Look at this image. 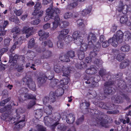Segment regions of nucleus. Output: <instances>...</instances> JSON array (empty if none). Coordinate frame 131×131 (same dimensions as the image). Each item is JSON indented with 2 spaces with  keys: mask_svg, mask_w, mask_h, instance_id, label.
<instances>
[{
  "mask_svg": "<svg viewBox=\"0 0 131 131\" xmlns=\"http://www.w3.org/2000/svg\"><path fill=\"white\" fill-rule=\"evenodd\" d=\"M109 42H110V43L114 47H116L118 44L121 43L122 41L120 40L119 38H118L115 35H114L112 38H110L108 40Z\"/></svg>",
  "mask_w": 131,
  "mask_h": 131,
  "instance_id": "5",
  "label": "nucleus"
},
{
  "mask_svg": "<svg viewBox=\"0 0 131 131\" xmlns=\"http://www.w3.org/2000/svg\"><path fill=\"white\" fill-rule=\"evenodd\" d=\"M69 23L67 21H62L60 24L59 26L61 28H64L68 26Z\"/></svg>",
  "mask_w": 131,
  "mask_h": 131,
  "instance_id": "41",
  "label": "nucleus"
},
{
  "mask_svg": "<svg viewBox=\"0 0 131 131\" xmlns=\"http://www.w3.org/2000/svg\"><path fill=\"white\" fill-rule=\"evenodd\" d=\"M72 37L74 39V43L78 45H80L82 44L83 39L82 37L80 36L79 32L77 31L74 32L72 35Z\"/></svg>",
  "mask_w": 131,
  "mask_h": 131,
  "instance_id": "3",
  "label": "nucleus"
},
{
  "mask_svg": "<svg viewBox=\"0 0 131 131\" xmlns=\"http://www.w3.org/2000/svg\"><path fill=\"white\" fill-rule=\"evenodd\" d=\"M112 100L115 103H120L122 102V99L120 96H113L112 97Z\"/></svg>",
  "mask_w": 131,
  "mask_h": 131,
  "instance_id": "16",
  "label": "nucleus"
},
{
  "mask_svg": "<svg viewBox=\"0 0 131 131\" xmlns=\"http://www.w3.org/2000/svg\"><path fill=\"white\" fill-rule=\"evenodd\" d=\"M97 52H95L93 50V52H91L90 53V57L93 60H94L97 57Z\"/></svg>",
  "mask_w": 131,
  "mask_h": 131,
  "instance_id": "37",
  "label": "nucleus"
},
{
  "mask_svg": "<svg viewBox=\"0 0 131 131\" xmlns=\"http://www.w3.org/2000/svg\"><path fill=\"white\" fill-rule=\"evenodd\" d=\"M99 75L102 78L104 77L106 74V70L104 69L101 70L99 72Z\"/></svg>",
  "mask_w": 131,
  "mask_h": 131,
  "instance_id": "50",
  "label": "nucleus"
},
{
  "mask_svg": "<svg viewBox=\"0 0 131 131\" xmlns=\"http://www.w3.org/2000/svg\"><path fill=\"white\" fill-rule=\"evenodd\" d=\"M91 10V9H85L81 12V14L83 16H85L89 13Z\"/></svg>",
  "mask_w": 131,
  "mask_h": 131,
  "instance_id": "47",
  "label": "nucleus"
},
{
  "mask_svg": "<svg viewBox=\"0 0 131 131\" xmlns=\"http://www.w3.org/2000/svg\"><path fill=\"white\" fill-rule=\"evenodd\" d=\"M64 93V90L61 87L56 90L54 93L56 96L57 97L62 95Z\"/></svg>",
  "mask_w": 131,
  "mask_h": 131,
  "instance_id": "27",
  "label": "nucleus"
},
{
  "mask_svg": "<svg viewBox=\"0 0 131 131\" xmlns=\"http://www.w3.org/2000/svg\"><path fill=\"white\" fill-rule=\"evenodd\" d=\"M20 118L21 117L19 115H17L15 118H12L11 117L8 122H9L10 124H13L16 122H17Z\"/></svg>",
  "mask_w": 131,
  "mask_h": 131,
  "instance_id": "26",
  "label": "nucleus"
},
{
  "mask_svg": "<svg viewBox=\"0 0 131 131\" xmlns=\"http://www.w3.org/2000/svg\"><path fill=\"white\" fill-rule=\"evenodd\" d=\"M69 29H65L62 30L60 31V34L58 37L59 40L62 39L64 38V36L67 35L69 32Z\"/></svg>",
  "mask_w": 131,
  "mask_h": 131,
  "instance_id": "14",
  "label": "nucleus"
},
{
  "mask_svg": "<svg viewBox=\"0 0 131 131\" xmlns=\"http://www.w3.org/2000/svg\"><path fill=\"white\" fill-rule=\"evenodd\" d=\"M93 45L94 46L93 50L94 51L98 52L101 49V44L100 42L97 40L93 42Z\"/></svg>",
  "mask_w": 131,
  "mask_h": 131,
  "instance_id": "17",
  "label": "nucleus"
},
{
  "mask_svg": "<svg viewBox=\"0 0 131 131\" xmlns=\"http://www.w3.org/2000/svg\"><path fill=\"white\" fill-rule=\"evenodd\" d=\"M128 17L126 16H122L120 19V23L122 24L125 23L126 22H127V21L128 20Z\"/></svg>",
  "mask_w": 131,
  "mask_h": 131,
  "instance_id": "49",
  "label": "nucleus"
},
{
  "mask_svg": "<svg viewBox=\"0 0 131 131\" xmlns=\"http://www.w3.org/2000/svg\"><path fill=\"white\" fill-rule=\"evenodd\" d=\"M117 85L120 89L122 90L126 89V91L128 92H131V88L129 87L128 88H127L125 82L124 81L121 80H117Z\"/></svg>",
  "mask_w": 131,
  "mask_h": 131,
  "instance_id": "6",
  "label": "nucleus"
},
{
  "mask_svg": "<svg viewBox=\"0 0 131 131\" xmlns=\"http://www.w3.org/2000/svg\"><path fill=\"white\" fill-rule=\"evenodd\" d=\"M22 81L27 85L30 89L34 91L36 90V89L35 83L30 77L28 76H26L23 79Z\"/></svg>",
  "mask_w": 131,
  "mask_h": 131,
  "instance_id": "2",
  "label": "nucleus"
},
{
  "mask_svg": "<svg viewBox=\"0 0 131 131\" xmlns=\"http://www.w3.org/2000/svg\"><path fill=\"white\" fill-rule=\"evenodd\" d=\"M27 99H32L33 100H36L35 96L31 94H29L26 93L23 97V95H21L20 97L18 98V100L20 102H23L24 101H26Z\"/></svg>",
  "mask_w": 131,
  "mask_h": 131,
  "instance_id": "7",
  "label": "nucleus"
},
{
  "mask_svg": "<svg viewBox=\"0 0 131 131\" xmlns=\"http://www.w3.org/2000/svg\"><path fill=\"white\" fill-rule=\"evenodd\" d=\"M130 63V61L128 59H126L121 62L120 67L121 69L126 68L127 67L129 66Z\"/></svg>",
  "mask_w": 131,
  "mask_h": 131,
  "instance_id": "15",
  "label": "nucleus"
},
{
  "mask_svg": "<svg viewBox=\"0 0 131 131\" xmlns=\"http://www.w3.org/2000/svg\"><path fill=\"white\" fill-rule=\"evenodd\" d=\"M94 61V62L98 66H101L102 63V62L101 60H99L98 58L97 57L96 59H95Z\"/></svg>",
  "mask_w": 131,
  "mask_h": 131,
  "instance_id": "56",
  "label": "nucleus"
},
{
  "mask_svg": "<svg viewBox=\"0 0 131 131\" xmlns=\"http://www.w3.org/2000/svg\"><path fill=\"white\" fill-rule=\"evenodd\" d=\"M85 72L88 74H93L96 72V70L93 67H91L90 68L86 70Z\"/></svg>",
  "mask_w": 131,
  "mask_h": 131,
  "instance_id": "23",
  "label": "nucleus"
},
{
  "mask_svg": "<svg viewBox=\"0 0 131 131\" xmlns=\"http://www.w3.org/2000/svg\"><path fill=\"white\" fill-rule=\"evenodd\" d=\"M124 37L125 40H128L131 38V36L130 34L128 32H126L125 33V35Z\"/></svg>",
  "mask_w": 131,
  "mask_h": 131,
  "instance_id": "59",
  "label": "nucleus"
},
{
  "mask_svg": "<svg viewBox=\"0 0 131 131\" xmlns=\"http://www.w3.org/2000/svg\"><path fill=\"white\" fill-rule=\"evenodd\" d=\"M88 48L87 44L85 43L82 44L80 48V51L84 52L86 51Z\"/></svg>",
  "mask_w": 131,
  "mask_h": 131,
  "instance_id": "38",
  "label": "nucleus"
},
{
  "mask_svg": "<svg viewBox=\"0 0 131 131\" xmlns=\"http://www.w3.org/2000/svg\"><path fill=\"white\" fill-rule=\"evenodd\" d=\"M66 54V55H67L69 58H72L75 56V52L74 51H69Z\"/></svg>",
  "mask_w": 131,
  "mask_h": 131,
  "instance_id": "52",
  "label": "nucleus"
},
{
  "mask_svg": "<svg viewBox=\"0 0 131 131\" xmlns=\"http://www.w3.org/2000/svg\"><path fill=\"white\" fill-rule=\"evenodd\" d=\"M118 74L116 75H111V78L108 80L107 82H106L104 84V93L106 95L112 94L115 92L113 88L110 87L111 85L114 84L116 81V79L118 78Z\"/></svg>",
  "mask_w": 131,
  "mask_h": 131,
  "instance_id": "1",
  "label": "nucleus"
},
{
  "mask_svg": "<svg viewBox=\"0 0 131 131\" xmlns=\"http://www.w3.org/2000/svg\"><path fill=\"white\" fill-rule=\"evenodd\" d=\"M130 49V46L128 44L123 45L120 48V50L122 51L125 53L128 52Z\"/></svg>",
  "mask_w": 131,
  "mask_h": 131,
  "instance_id": "21",
  "label": "nucleus"
},
{
  "mask_svg": "<svg viewBox=\"0 0 131 131\" xmlns=\"http://www.w3.org/2000/svg\"><path fill=\"white\" fill-rule=\"evenodd\" d=\"M47 45L48 46L49 48H52L53 45L52 42L50 40H48L47 41H44L42 42L41 43V45L43 47H45Z\"/></svg>",
  "mask_w": 131,
  "mask_h": 131,
  "instance_id": "18",
  "label": "nucleus"
},
{
  "mask_svg": "<svg viewBox=\"0 0 131 131\" xmlns=\"http://www.w3.org/2000/svg\"><path fill=\"white\" fill-rule=\"evenodd\" d=\"M123 36V32L121 30L118 31L117 32L116 35V36L119 38L120 40L122 41H123L122 39Z\"/></svg>",
  "mask_w": 131,
  "mask_h": 131,
  "instance_id": "39",
  "label": "nucleus"
},
{
  "mask_svg": "<svg viewBox=\"0 0 131 131\" xmlns=\"http://www.w3.org/2000/svg\"><path fill=\"white\" fill-rule=\"evenodd\" d=\"M49 35L48 33L44 32L43 34L39 38V39L40 41L45 40L47 38Z\"/></svg>",
  "mask_w": 131,
  "mask_h": 131,
  "instance_id": "35",
  "label": "nucleus"
},
{
  "mask_svg": "<svg viewBox=\"0 0 131 131\" xmlns=\"http://www.w3.org/2000/svg\"><path fill=\"white\" fill-rule=\"evenodd\" d=\"M11 39L9 38H7L4 39V46L5 47H8L10 45V42Z\"/></svg>",
  "mask_w": 131,
  "mask_h": 131,
  "instance_id": "42",
  "label": "nucleus"
},
{
  "mask_svg": "<svg viewBox=\"0 0 131 131\" xmlns=\"http://www.w3.org/2000/svg\"><path fill=\"white\" fill-rule=\"evenodd\" d=\"M70 80L69 78H67V81L66 80H61L60 81V83L61 85H65L67 84L69 82Z\"/></svg>",
  "mask_w": 131,
  "mask_h": 131,
  "instance_id": "57",
  "label": "nucleus"
},
{
  "mask_svg": "<svg viewBox=\"0 0 131 131\" xmlns=\"http://www.w3.org/2000/svg\"><path fill=\"white\" fill-rule=\"evenodd\" d=\"M84 120V117L83 115H82L80 117L76 122V123L78 125H79Z\"/></svg>",
  "mask_w": 131,
  "mask_h": 131,
  "instance_id": "54",
  "label": "nucleus"
},
{
  "mask_svg": "<svg viewBox=\"0 0 131 131\" xmlns=\"http://www.w3.org/2000/svg\"><path fill=\"white\" fill-rule=\"evenodd\" d=\"M11 117L9 115L7 114H4L3 116V119L4 120H5L6 122H8L9 121Z\"/></svg>",
  "mask_w": 131,
  "mask_h": 131,
  "instance_id": "55",
  "label": "nucleus"
},
{
  "mask_svg": "<svg viewBox=\"0 0 131 131\" xmlns=\"http://www.w3.org/2000/svg\"><path fill=\"white\" fill-rule=\"evenodd\" d=\"M75 119V116L73 114H70L66 116V121L68 123H73Z\"/></svg>",
  "mask_w": 131,
  "mask_h": 131,
  "instance_id": "12",
  "label": "nucleus"
},
{
  "mask_svg": "<svg viewBox=\"0 0 131 131\" xmlns=\"http://www.w3.org/2000/svg\"><path fill=\"white\" fill-rule=\"evenodd\" d=\"M43 111L41 109L37 110L35 111V117L38 119L41 117L42 115Z\"/></svg>",
  "mask_w": 131,
  "mask_h": 131,
  "instance_id": "25",
  "label": "nucleus"
},
{
  "mask_svg": "<svg viewBox=\"0 0 131 131\" xmlns=\"http://www.w3.org/2000/svg\"><path fill=\"white\" fill-rule=\"evenodd\" d=\"M62 76L68 78L70 73V70L69 68L66 66H62Z\"/></svg>",
  "mask_w": 131,
  "mask_h": 131,
  "instance_id": "13",
  "label": "nucleus"
},
{
  "mask_svg": "<svg viewBox=\"0 0 131 131\" xmlns=\"http://www.w3.org/2000/svg\"><path fill=\"white\" fill-rule=\"evenodd\" d=\"M62 65L60 67V66L55 65L54 66V70L57 73L60 72L62 70Z\"/></svg>",
  "mask_w": 131,
  "mask_h": 131,
  "instance_id": "44",
  "label": "nucleus"
},
{
  "mask_svg": "<svg viewBox=\"0 0 131 131\" xmlns=\"http://www.w3.org/2000/svg\"><path fill=\"white\" fill-rule=\"evenodd\" d=\"M75 66L77 68L80 69H81L82 68L84 69L87 67L86 64L82 61L81 62L79 63H76Z\"/></svg>",
  "mask_w": 131,
  "mask_h": 131,
  "instance_id": "22",
  "label": "nucleus"
},
{
  "mask_svg": "<svg viewBox=\"0 0 131 131\" xmlns=\"http://www.w3.org/2000/svg\"><path fill=\"white\" fill-rule=\"evenodd\" d=\"M20 30L18 27H15L12 28L11 32L12 33H15L16 34H20Z\"/></svg>",
  "mask_w": 131,
  "mask_h": 131,
  "instance_id": "36",
  "label": "nucleus"
},
{
  "mask_svg": "<svg viewBox=\"0 0 131 131\" xmlns=\"http://www.w3.org/2000/svg\"><path fill=\"white\" fill-rule=\"evenodd\" d=\"M124 54H118L116 57V59L119 61H121L124 58Z\"/></svg>",
  "mask_w": 131,
  "mask_h": 131,
  "instance_id": "58",
  "label": "nucleus"
},
{
  "mask_svg": "<svg viewBox=\"0 0 131 131\" xmlns=\"http://www.w3.org/2000/svg\"><path fill=\"white\" fill-rule=\"evenodd\" d=\"M10 99L9 97H8L7 99L3 100L0 103V105L1 106H4L8 102Z\"/></svg>",
  "mask_w": 131,
  "mask_h": 131,
  "instance_id": "62",
  "label": "nucleus"
},
{
  "mask_svg": "<svg viewBox=\"0 0 131 131\" xmlns=\"http://www.w3.org/2000/svg\"><path fill=\"white\" fill-rule=\"evenodd\" d=\"M52 110L51 106L49 105L48 106H47V107L45 110V112L47 115H50L52 113Z\"/></svg>",
  "mask_w": 131,
  "mask_h": 131,
  "instance_id": "34",
  "label": "nucleus"
},
{
  "mask_svg": "<svg viewBox=\"0 0 131 131\" xmlns=\"http://www.w3.org/2000/svg\"><path fill=\"white\" fill-rule=\"evenodd\" d=\"M96 123H95L94 124L96 125V124H100L101 126L103 127H105L107 123V121L106 119H105L103 118V116L100 117H98L97 119H95L94 120Z\"/></svg>",
  "mask_w": 131,
  "mask_h": 131,
  "instance_id": "8",
  "label": "nucleus"
},
{
  "mask_svg": "<svg viewBox=\"0 0 131 131\" xmlns=\"http://www.w3.org/2000/svg\"><path fill=\"white\" fill-rule=\"evenodd\" d=\"M53 120L52 118L48 116H45L44 118V122L47 125L50 126L52 124Z\"/></svg>",
  "mask_w": 131,
  "mask_h": 131,
  "instance_id": "19",
  "label": "nucleus"
},
{
  "mask_svg": "<svg viewBox=\"0 0 131 131\" xmlns=\"http://www.w3.org/2000/svg\"><path fill=\"white\" fill-rule=\"evenodd\" d=\"M21 117V118L19 119L16 123L15 124V127L17 129L21 128L23 126L25 125V123L23 122L25 119V117L24 116L22 119Z\"/></svg>",
  "mask_w": 131,
  "mask_h": 131,
  "instance_id": "10",
  "label": "nucleus"
},
{
  "mask_svg": "<svg viewBox=\"0 0 131 131\" xmlns=\"http://www.w3.org/2000/svg\"><path fill=\"white\" fill-rule=\"evenodd\" d=\"M33 28L32 27H29L25 26L22 29V32L23 34H27L32 31Z\"/></svg>",
  "mask_w": 131,
  "mask_h": 131,
  "instance_id": "24",
  "label": "nucleus"
},
{
  "mask_svg": "<svg viewBox=\"0 0 131 131\" xmlns=\"http://www.w3.org/2000/svg\"><path fill=\"white\" fill-rule=\"evenodd\" d=\"M109 43H110V42H109L108 40L107 41H104V42H102V46L104 48H106L109 46Z\"/></svg>",
  "mask_w": 131,
  "mask_h": 131,
  "instance_id": "64",
  "label": "nucleus"
},
{
  "mask_svg": "<svg viewBox=\"0 0 131 131\" xmlns=\"http://www.w3.org/2000/svg\"><path fill=\"white\" fill-rule=\"evenodd\" d=\"M59 59L61 61L66 62H69L70 60L69 57L66 55V54L65 55L60 56Z\"/></svg>",
  "mask_w": 131,
  "mask_h": 131,
  "instance_id": "31",
  "label": "nucleus"
},
{
  "mask_svg": "<svg viewBox=\"0 0 131 131\" xmlns=\"http://www.w3.org/2000/svg\"><path fill=\"white\" fill-rule=\"evenodd\" d=\"M10 57H12V60L11 61L10 60L9 61V62L10 63H11L13 61V66L15 65L17 63V60L18 58V56L16 54H12L10 56Z\"/></svg>",
  "mask_w": 131,
  "mask_h": 131,
  "instance_id": "20",
  "label": "nucleus"
},
{
  "mask_svg": "<svg viewBox=\"0 0 131 131\" xmlns=\"http://www.w3.org/2000/svg\"><path fill=\"white\" fill-rule=\"evenodd\" d=\"M28 92V89L27 88L24 87L21 88L18 92L20 94L25 93V94Z\"/></svg>",
  "mask_w": 131,
  "mask_h": 131,
  "instance_id": "51",
  "label": "nucleus"
},
{
  "mask_svg": "<svg viewBox=\"0 0 131 131\" xmlns=\"http://www.w3.org/2000/svg\"><path fill=\"white\" fill-rule=\"evenodd\" d=\"M58 14H56L54 17H53V18H51L53 19L54 21V22L59 23L60 21V18Z\"/></svg>",
  "mask_w": 131,
  "mask_h": 131,
  "instance_id": "63",
  "label": "nucleus"
},
{
  "mask_svg": "<svg viewBox=\"0 0 131 131\" xmlns=\"http://www.w3.org/2000/svg\"><path fill=\"white\" fill-rule=\"evenodd\" d=\"M35 101L34 100H31L30 102L28 103L27 106V108L28 109H30L35 104Z\"/></svg>",
  "mask_w": 131,
  "mask_h": 131,
  "instance_id": "48",
  "label": "nucleus"
},
{
  "mask_svg": "<svg viewBox=\"0 0 131 131\" xmlns=\"http://www.w3.org/2000/svg\"><path fill=\"white\" fill-rule=\"evenodd\" d=\"M8 50V47H7L6 48H3L0 49V57H1L4 53L7 52Z\"/></svg>",
  "mask_w": 131,
  "mask_h": 131,
  "instance_id": "60",
  "label": "nucleus"
},
{
  "mask_svg": "<svg viewBox=\"0 0 131 131\" xmlns=\"http://www.w3.org/2000/svg\"><path fill=\"white\" fill-rule=\"evenodd\" d=\"M88 40H91L93 42L96 41L97 39L95 35L92 33H90L89 34L88 37Z\"/></svg>",
  "mask_w": 131,
  "mask_h": 131,
  "instance_id": "33",
  "label": "nucleus"
},
{
  "mask_svg": "<svg viewBox=\"0 0 131 131\" xmlns=\"http://www.w3.org/2000/svg\"><path fill=\"white\" fill-rule=\"evenodd\" d=\"M27 54L30 57V59L32 60L35 57V53L33 51L30 50L28 51Z\"/></svg>",
  "mask_w": 131,
  "mask_h": 131,
  "instance_id": "43",
  "label": "nucleus"
},
{
  "mask_svg": "<svg viewBox=\"0 0 131 131\" xmlns=\"http://www.w3.org/2000/svg\"><path fill=\"white\" fill-rule=\"evenodd\" d=\"M57 126L58 131H64L67 128V126L64 124H59V122Z\"/></svg>",
  "mask_w": 131,
  "mask_h": 131,
  "instance_id": "30",
  "label": "nucleus"
},
{
  "mask_svg": "<svg viewBox=\"0 0 131 131\" xmlns=\"http://www.w3.org/2000/svg\"><path fill=\"white\" fill-rule=\"evenodd\" d=\"M131 7V5L128 6L127 4H124L123 2L122 1H120L119 2L118 6V8H130Z\"/></svg>",
  "mask_w": 131,
  "mask_h": 131,
  "instance_id": "32",
  "label": "nucleus"
},
{
  "mask_svg": "<svg viewBox=\"0 0 131 131\" xmlns=\"http://www.w3.org/2000/svg\"><path fill=\"white\" fill-rule=\"evenodd\" d=\"M34 39V38L31 39L29 41L28 45V47L29 48H31L33 47L35 45Z\"/></svg>",
  "mask_w": 131,
  "mask_h": 131,
  "instance_id": "45",
  "label": "nucleus"
},
{
  "mask_svg": "<svg viewBox=\"0 0 131 131\" xmlns=\"http://www.w3.org/2000/svg\"><path fill=\"white\" fill-rule=\"evenodd\" d=\"M57 96L53 92H51L49 97L50 102L53 103L56 101V97Z\"/></svg>",
  "mask_w": 131,
  "mask_h": 131,
  "instance_id": "29",
  "label": "nucleus"
},
{
  "mask_svg": "<svg viewBox=\"0 0 131 131\" xmlns=\"http://www.w3.org/2000/svg\"><path fill=\"white\" fill-rule=\"evenodd\" d=\"M57 46L60 49H62L64 47V43L62 40H59L57 42Z\"/></svg>",
  "mask_w": 131,
  "mask_h": 131,
  "instance_id": "46",
  "label": "nucleus"
},
{
  "mask_svg": "<svg viewBox=\"0 0 131 131\" xmlns=\"http://www.w3.org/2000/svg\"><path fill=\"white\" fill-rule=\"evenodd\" d=\"M89 111L90 112L92 115L96 117V119H97L98 117L99 116L101 117L103 116V115L102 114V113L98 110L95 109H91Z\"/></svg>",
  "mask_w": 131,
  "mask_h": 131,
  "instance_id": "9",
  "label": "nucleus"
},
{
  "mask_svg": "<svg viewBox=\"0 0 131 131\" xmlns=\"http://www.w3.org/2000/svg\"><path fill=\"white\" fill-rule=\"evenodd\" d=\"M52 54V52L51 51H46L44 52L43 54L41 57V59H46L50 57Z\"/></svg>",
  "mask_w": 131,
  "mask_h": 131,
  "instance_id": "28",
  "label": "nucleus"
},
{
  "mask_svg": "<svg viewBox=\"0 0 131 131\" xmlns=\"http://www.w3.org/2000/svg\"><path fill=\"white\" fill-rule=\"evenodd\" d=\"M78 56L79 60H81L83 59L84 58V52L80 51L78 54Z\"/></svg>",
  "mask_w": 131,
  "mask_h": 131,
  "instance_id": "61",
  "label": "nucleus"
},
{
  "mask_svg": "<svg viewBox=\"0 0 131 131\" xmlns=\"http://www.w3.org/2000/svg\"><path fill=\"white\" fill-rule=\"evenodd\" d=\"M73 16L72 14L71 13L67 12L65 13L64 15V19H67L69 18H70Z\"/></svg>",
  "mask_w": 131,
  "mask_h": 131,
  "instance_id": "53",
  "label": "nucleus"
},
{
  "mask_svg": "<svg viewBox=\"0 0 131 131\" xmlns=\"http://www.w3.org/2000/svg\"><path fill=\"white\" fill-rule=\"evenodd\" d=\"M61 10L59 9H47L46 10L47 15L50 16V18H53L56 14L60 13Z\"/></svg>",
  "mask_w": 131,
  "mask_h": 131,
  "instance_id": "4",
  "label": "nucleus"
},
{
  "mask_svg": "<svg viewBox=\"0 0 131 131\" xmlns=\"http://www.w3.org/2000/svg\"><path fill=\"white\" fill-rule=\"evenodd\" d=\"M47 77L45 76H40L38 77L37 79V81L38 86L39 87L42 86L46 81V78Z\"/></svg>",
  "mask_w": 131,
  "mask_h": 131,
  "instance_id": "11",
  "label": "nucleus"
},
{
  "mask_svg": "<svg viewBox=\"0 0 131 131\" xmlns=\"http://www.w3.org/2000/svg\"><path fill=\"white\" fill-rule=\"evenodd\" d=\"M85 82L87 84H91V86L92 87L95 86V84H98L97 83H96L95 81L93 80V79H92L88 80L87 81H85Z\"/></svg>",
  "mask_w": 131,
  "mask_h": 131,
  "instance_id": "40",
  "label": "nucleus"
}]
</instances>
